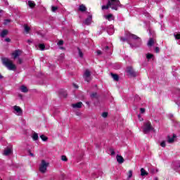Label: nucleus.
Returning a JSON list of instances; mask_svg holds the SVG:
<instances>
[{
  "label": "nucleus",
  "instance_id": "obj_1",
  "mask_svg": "<svg viewBox=\"0 0 180 180\" xmlns=\"http://www.w3.org/2000/svg\"><path fill=\"white\" fill-rule=\"evenodd\" d=\"M4 65L8 68L10 71H15L16 70V65L13 64V61L11 60L4 58L2 60Z\"/></svg>",
  "mask_w": 180,
  "mask_h": 180
},
{
  "label": "nucleus",
  "instance_id": "obj_2",
  "mask_svg": "<svg viewBox=\"0 0 180 180\" xmlns=\"http://www.w3.org/2000/svg\"><path fill=\"white\" fill-rule=\"evenodd\" d=\"M108 5L111 9L114 11H117L119 9V6H120V1L119 0H110L108 1Z\"/></svg>",
  "mask_w": 180,
  "mask_h": 180
},
{
  "label": "nucleus",
  "instance_id": "obj_3",
  "mask_svg": "<svg viewBox=\"0 0 180 180\" xmlns=\"http://www.w3.org/2000/svg\"><path fill=\"white\" fill-rule=\"evenodd\" d=\"M49 163L43 160L39 165V171L41 174H46L47 172V167H49Z\"/></svg>",
  "mask_w": 180,
  "mask_h": 180
},
{
  "label": "nucleus",
  "instance_id": "obj_4",
  "mask_svg": "<svg viewBox=\"0 0 180 180\" xmlns=\"http://www.w3.org/2000/svg\"><path fill=\"white\" fill-rule=\"evenodd\" d=\"M154 128L151 126V122L149 121H147L146 122L144 123V127H143V132L147 134L150 133L151 130H153Z\"/></svg>",
  "mask_w": 180,
  "mask_h": 180
},
{
  "label": "nucleus",
  "instance_id": "obj_5",
  "mask_svg": "<svg viewBox=\"0 0 180 180\" xmlns=\"http://www.w3.org/2000/svg\"><path fill=\"white\" fill-rule=\"evenodd\" d=\"M83 77L85 79V81L89 82V81H91V71H89V70L88 69L86 70L83 75Z\"/></svg>",
  "mask_w": 180,
  "mask_h": 180
},
{
  "label": "nucleus",
  "instance_id": "obj_6",
  "mask_svg": "<svg viewBox=\"0 0 180 180\" xmlns=\"http://www.w3.org/2000/svg\"><path fill=\"white\" fill-rule=\"evenodd\" d=\"M127 37H129V39H133L134 40H138V41L141 44V39L140 37H137V35H134L130 32L127 34Z\"/></svg>",
  "mask_w": 180,
  "mask_h": 180
},
{
  "label": "nucleus",
  "instance_id": "obj_7",
  "mask_svg": "<svg viewBox=\"0 0 180 180\" xmlns=\"http://www.w3.org/2000/svg\"><path fill=\"white\" fill-rule=\"evenodd\" d=\"M13 108L15 110V115H17V116H22L23 112L22 111V108H20V107L15 105L13 107Z\"/></svg>",
  "mask_w": 180,
  "mask_h": 180
},
{
  "label": "nucleus",
  "instance_id": "obj_8",
  "mask_svg": "<svg viewBox=\"0 0 180 180\" xmlns=\"http://www.w3.org/2000/svg\"><path fill=\"white\" fill-rule=\"evenodd\" d=\"M22 54V51L18 49L15 50L13 53L12 56L13 57V59L15 60V58H18V57H19V56H20Z\"/></svg>",
  "mask_w": 180,
  "mask_h": 180
},
{
  "label": "nucleus",
  "instance_id": "obj_9",
  "mask_svg": "<svg viewBox=\"0 0 180 180\" xmlns=\"http://www.w3.org/2000/svg\"><path fill=\"white\" fill-rule=\"evenodd\" d=\"M127 72L131 77H136V72H134V70L131 68H128Z\"/></svg>",
  "mask_w": 180,
  "mask_h": 180
},
{
  "label": "nucleus",
  "instance_id": "obj_10",
  "mask_svg": "<svg viewBox=\"0 0 180 180\" xmlns=\"http://www.w3.org/2000/svg\"><path fill=\"white\" fill-rule=\"evenodd\" d=\"M72 108H73L74 109H79L82 108V102L72 104Z\"/></svg>",
  "mask_w": 180,
  "mask_h": 180
},
{
  "label": "nucleus",
  "instance_id": "obj_11",
  "mask_svg": "<svg viewBox=\"0 0 180 180\" xmlns=\"http://www.w3.org/2000/svg\"><path fill=\"white\" fill-rule=\"evenodd\" d=\"M116 158L119 164H123L124 162V159L122 155H117Z\"/></svg>",
  "mask_w": 180,
  "mask_h": 180
},
{
  "label": "nucleus",
  "instance_id": "obj_12",
  "mask_svg": "<svg viewBox=\"0 0 180 180\" xmlns=\"http://www.w3.org/2000/svg\"><path fill=\"white\" fill-rule=\"evenodd\" d=\"M105 19H106L107 20H109L110 22V20H115V16H113L112 14H108L106 15H104Z\"/></svg>",
  "mask_w": 180,
  "mask_h": 180
},
{
  "label": "nucleus",
  "instance_id": "obj_13",
  "mask_svg": "<svg viewBox=\"0 0 180 180\" xmlns=\"http://www.w3.org/2000/svg\"><path fill=\"white\" fill-rule=\"evenodd\" d=\"M92 22V15H90L88 18L84 20V25H89Z\"/></svg>",
  "mask_w": 180,
  "mask_h": 180
},
{
  "label": "nucleus",
  "instance_id": "obj_14",
  "mask_svg": "<svg viewBox=\"0 0 180 180\" xmlns=\"http://www.w3.org/2000/svg\"><path fill=\"white\" fill-rule=\"evenodd\" d=\"M10 154H12L11 148H8L4 150V155H9Z\"/></svg>",
  "mask_w": 180,
  "mask_h": 180
},
{
  "label": "nucleus",
  "instance_id": "obj_15",
  "mask_svg": "<svg viewBox=\"0 0 180 180\" xmlns=\"http://www.w3.org/2000/svg\"><path fill=\"white\" fill-rule=\"evenodd\" d=\"M79 11L80 12H86V7L85 6V5L82 4L79 6Z\"/></svg>",
  "mask_w": 180,
  "mask_h": 180
},
{
  "label": "nucleus",
  "instance_id": "obj_16",
  "mask_svg": "<svg viewBox=\"0 0 180 180\" xmlns=\"http://www.w3.org/2000/svg\"><path fill=\"white\" fill-rule=\"evenodd\" d=\"M176 137V135L173 134V136L172 138H170L169 136H167V141L169 143H174V141H175V138Z\"/></svg>",
  "mask_w": 180,
  "mask_h": 180
},
{
  "label": "nucleus",
  "instance_id": "obj_17",
  "mask_svg": "<svg viewBox=\"0 0 180 180\" xmlns=\"http://www.w3.org/2000/svg\"><path fill=\"white\" fill-rule=\"evenodd\" d=\"M148 46L151 47V46H154V39L150 38L149 41H148Z\"/></svg>",
  "mask_w": 180,
  "mask_h": 180
},
{
  "label": "nucleus",
  "instance_id": "obj_18",
  "mask_svg": "<svg viewBox=\"0 0 180 180\" xmlns=\"http://www.w3.org/2000/svg\"><path fill=\"white\" fill-rule=\"evenodd\" d=\"M141 176H146V175H148V173L147 172H146L144 168H141Z\"/></svg>",
  "mask_w": 180,
  "mask_h": 180
},
{
  "label": "nucleus",
  "instance_id": "obj_19",
  "mask_svg": "<svg viewBox=\"0 0 180 180\" xmlns=\"http://www.w3.org/2000/svg\"><path fill=\"white\" fill-rule=\"evenodd\" d=\"M111 76L113 78L114 81H119V75H117V74L111 73Z\"/></svg>",
  "mask_w": 180,
  "mask_h": 180
},
{
  "label": "nucleus",
  "instance_id": "obj_20",
  "mask_svg": "<svg viewBox=\"0 0 180 180\" xmlns=\"http://www.w3.org/2000/svg\"><path fill=\"white\" fill-rule=\"evenodd\" d=\"M20 91L24 92V93H26V92H28L29 90L27 89V87H26L25 86L22 85L20 86Z\"/></svg>",
  "mask_w": 180,
  "mask_h": 180
},
{
  "label": "nucleus",
  "instance_id": "obj_21",
  "mask_svg": "<svg viewBox=\"0 0 180 180\" xmlns=\"http://www.w3.org/2000/svg\"><path fill=\"white\" fill-rule=\"evenodd\" d=\"M28 5L30 8H34L36 6V4H34V1H29Z\"/></svg>",
  "mask_w": 180,
  "mask_h": 180
},
{
  "label": "nucleus",
  "instance_id": "obj_22",
  "mask_svg": "<svg viewBox=\"0 0 180 180\" xmlns=\"http://www.w3.org/2000/svg\"><path fill=\"white\" fill-rule=\"evenodd\" d=\"M8 34V30H4L1 33V37H5Z\"/></svg>",
  "mask_w": 180,
  "mask_h": 180
},
{
  "label": "nucleus",
  "instance_id": "obj_23",
  "mask_svg": "<svg viewBox=\"0 0 180 180\" xmlns=\"http://www.w3.org/2000/svg\"><path fill=\"white\" fill-rule=\"evenodd\" d=\"M32 139L34 140V141L39 140V134H37V133H34L32 135Z\"/></svg>",
  "mask_w": 180,
  "mask_h": 180
},
{
  "label": "nucleus",
  "instance_id": "obj_24",
  "mask_svg": "<svg viewBox=\"0 0 180 180\" xmlns=\"http://www.w3.org/2000/svg\"><path fill=\"white\" fill-rule=\"evenodd\" d=\"M154 57V55L151 53H148L146 54V58L147 60H150V58H153Z\"/></svg>",
  "mask_w": 180,
  "mask_h": 180
},
{
  "label": "nucleus",
  "instance_id": "obj_25",
  "mask_svg": "<svg viewBox=\"0 0 180 180\" xmlns=\"http://www.w3.org/2000/svg\"><path fill=\"white\" fill-rule=\"evenodd\" d=\"M110 7V6L109 5V1H108L106 6H102V9L103 11L105 9H109Z\"/></svg>",
  "mask_w": 180,
  "mask_h": 180
},
{
  "label": "nucleus",
  "instance_id": "obj_26",
  "mask_svg": "<svg viewBox=\"0 0 180 180\" xmlns=\"http://www.w3.org/2000/svg\"><path fill=\"white\" fill-rule=\"evenodd\" d=\"M78 51H79V56L81 58H82V57H84V53H82V51H81V49L79 48L77 49Z\"/></svg>",
  "mask_w": 180,
  "mask_h": 180
},
{
  "label": "nucleus",
  "instance_id": "obj_27",
  "mask_svg": "<svg viewBox=\"0 0 180 180\" xmlns=\"http://www.w3.org/2000/svg\"><path fill=\"white\" fill-rule=\"evenodd\" d=\"M40 137H41L42 141H47V140L49 139V138H47V136H46L44 135H41Z\"/></svg>",
  "mask_w": 180,
  "mask_h": 180
},
{
  "label": "nucleus",
  "instance_id": "obj_28",
  "mask_svg": "<svg viewBox=\"0 0 180 180\" xmlns=\"http://www.w3.org/2000/svg\"><path fill=\"white\" fill-rule=\"evenodd\" d=\"M24 29H25V32H26L27 33H29V32L30 30V27L29 26L25 25Z\"/></svg>",
  "mask_w": 180,
  "mask_h": 180
},
{
  "label": "nucleus",
  "instance_id": "obj_29",
  "mask_svg": "<svg viewBox=\"0 0 180 180\" xmlns=\"http://www.w3.org/2000/svg\"><path fill=\"white\" fill-rule=\"evenodd\" d=\"M131 176H133V171L129 170L128 172V179H130V178H131Z\"/></svg>",
  "mask_w": 180,
  "mask_h": 180
},
{
  "label": "nucleus",
  "instance_id": "obj_30",
  "mask_svg": "<svg viewBox=\"0 0 180 180\" xmlns=\"http://www.w3.org/2000/svg\"><path fill=\"white\" fill-rule=\"evenodd\" d=\"M39 48L40 49V50H44V49H46V46H44V44H40L39 45Z\"/></svg>",
  "mask_w": 180,
  "mask_h": 180
},
{
  "label": "nucleus",
  "instance_id": "obj_31",
  "mask_svg": "<svg viewBox=\"0 0 180 180\" xmlns=\"http://www.w3.org/2000/svg\"><path fill=\"white\" fill-rule=\"evenodd\" d=\"M58 9V7L57 6H52L51 11L52 12H56Z\"/></svg>",
  "mask_w": 180,
  "mask_h": 180
},
{
  "label": "nucleus",
  "instance_id": "obj_32",
  "mask_svg": "<svg viewBox=\"0 0 180 180\" xmlns=\"http://www.w3.org/2000/svg\"><path fill=\"white\" fill-rule=\"evenodd\" d=\"M61 160H62V161H68V159H67V156L63 155L61 157Z\"/></svg>",
  "mask_w": 180,
  "mask_h": 180
},
{
  "label": "nucleus",
  "instance_id": "obj_33",
  "mask_svg": "<svg viewBox=\"0 0 180 180\" xmlns=\"http://www.w3.org/2000/svg\"><path fill=\"white\" fill-rule=\"evenodd\" d=\"M174 37H175V39H176L177 40H179V39H180V34H174Z\"/></svg>",
  "mask_w": 180,
  "mask_h": 180
},
{
  "label": "nucleus",
  "instance_id": "obj_34",
  "mask_svg": "<svg viewBox=\"0 0 180 180\" xmlns=\"http://www.w3.org/2000/svg\"><path fill=\"white\" fill-rule=\"evenodd\" d=\"M64 44V41L60 40L58 42V46H63Z\"/></svg>",
  "mask_w": 180,
  "mask_h": 180
},
{
  "label": "nucleus",
  "instance_id": "obj_35",
  "mask_svg": "<svg viewBox=\"0 0 180 180\" xmlns=\"http://www.w3.org/2000/svg\"><path fill=\"white\" fill-rule=\"evenodd\" d=\"M138 118H139V122H143V120H144V119H143V117H141V115H138Z\"/></svg>",
  "mask_w": 180,
  "mask_h": 180
},
{
  "label": "nucleus",
  "instance_id": "obj_36",
  "mask_svg": "<svg viewBox=\"0 0 180 180\" xmlns=\"http://www.w3.org/2000/svg\"><path fill=\"white\" fill-rule=\"evenodd\" d=\"M110 153L111 155H115V150H113V149H110Z\"/></svg>",
  "mask_w": 180,
  "mask_h": 180
},
{
  "label": "nucleus",
  "instance_id": "obj_37",
  "mask_svg": "<svg viewBox=\"0 0 180 180\" xmlns=\"http://www.w3.org/2000/svg\"><path fill=\"white\" fill-rule=\"evenodd\" d=\"M155 53H160V48L158 46H156L155 48Z\"/></svg>",
  "mask_w": 180,
  "mask_h": 180
},
{
  "label": "nucleus",
  "instance_id": "obj_38",
  "mask_svg": "<svg viewBox=\"0 0 180 180\" xmlns=\"http://www.w3.org/2000/svg\"><path fill=\"white\" fill-rule=\"evenodd\" d=\"M102 117H108V112H103Z\"/></svg>",
  "mask_w": 180,
  "mask_h": 180
},
{
  "label": "nucleus",
  "instance_id": "obj_39",
  "mask_svg": "<svg viewBox=\"0 0 180 180\" xmlns=\"http://www.w3.org/2000/svg\"><path fill=\"white\" fill-rule=\"evenodd\" d=\"M160 146L161 147H165V141H162Z\"/></svg>",
  "mask_w": 180,
  "mask_h": 180
},
{
  "label": "nucleus",
  "instance_id": "obj_40",
  "mask_svg": "<svg viewBox=\"0 0 180 180\" xmlns=\"http://www.w3.org/2000/svg\"><path fill=\"white\" fill-rule=\"evenodd\" d=\"M9 22H11V20H6L4 21V25H8V23H9Z\"/></svg>",
  "mask_w": 180,
  "mask_h": 180
},
{
  "label": "nucleus",
  "instance_id": "obj_41",
  "mask_svg": "<svg viewBox=\"0 0 180 180\" xmlns=\"http://www.w3.org/2000/svg\"><path fill=\"white\" fill-rule=\"evenodd\" d=\"M95 96H96V93H93L91 94V98H95Z\"/></svg>",
  "mask_w": 180,
  "mask_h": 180
},
{
  "label": "nucleus",
  "instance_id": "obj_42",
  "mask_svg": "<svg viewBox=\"0 0 180 180\" xmlns=\"http://www.w3.org/2000/svg\"><path fill=\"white\" fill-rule=\"evenodd\" d=\"M5 41H7V43H9V42H11V39H9V38H6V39H5Z\"/></svg>",
  "mask_w": 180,
  "mask_h": 180
},
{
  "label": "nucleus",
  "instance_id": "obj_43",
  "mask_svg": "<svg viewBox=\"0 0 180 180\" xmlns=\"http://www.w3.org/2000/svg\"><path fill=\"white\" fill-rule=\"evenodd\" d=\"M140 110H141V113H144V112H146V109L144 108H141Z\"/></svg>",
  "mask_w": 180,
  "mask_h": 180
},
{
  "label": "nucleus",
  "instance_id": "obj_44",
  "mask_svg": "<svg viewBox=\"0 0 180 180\" xmlns=\"http://www.w3.org/2000/svg\"><path fill=\"white\" fill-rule=\"evenodd\" d=\"M18 63H19V64H22V60L21 58H18Z\"/></svg>",
  "mask_w": 180,
  "mask_h": 180
},
{
  "label": "nucleus",
  "instance_id": "obj_45",
  "mask_svg": "<svg viewBox=\"0 0 180 180\" xmlns=\"http://www.w3.org/2000/svg\"><path fill=\"white\" fill-rule=\"evenodd\" d=\"M122 41H126L127 40L126 38H121Z\"/></svg>",
  "mask_w": 180,
  "mask_h": 180
},
{
  "label": "nucleus",
  "instance_id": "obj_46",
  "mask_svg": "<svg viewBox=\"0 0 180 180\" xmlns=\"http://www.w3.org/2000/svg\"><path fill=\"white\" fill-rule=\"evenodd\" d=\"M30 155L31 157H34V155L33 153H30Z\"/></svg>",
  "mask_w": 180,
  "mask_h": 180
},
{
  "label": "nucleus",
  "instance_id": "obj_47",
  "mask_svg": "<svg viewBox=\"0 0 180 180\" xmlns=\"http://www.w3.org/2000/svg\"><path fill=\"white\" fill-rule=\"evenodd\" d=\"M2 12H4V11L0 10V16H1V15H2Z\"/></svg>",
  "mask_w": 180,
  "mask_h": 180
},
{
  "label": "nucleus",
  "instance_id": "obj_48",
  "mask_svg": "<svg viewBox=\"0 0 180 180\" xmlns=\"http://www.w3.org/2000/svg\"><path fill=\"white\" fill-rule=\"evenodd\" d=\"M105 50H109V46H105Z\"/></svg>",
  "mask_w": 180,
  "mask_h": 180
},
{
  "label": "nucleus",
  "instance_id": "obj_49",
  "mask_svg": "<svg viewBox=\"0 0 180 180\" xmlns=\"http://www.w3.org/2000/svg\"><path fill=\"white\" fill-rule=\"evenodd\" d=\"M97 53L98 54H101V52L100 51H98Z\"/></svg>",
  "mask_w": 180,
  "mask_h": 180
},
{
  "label": "nucleus",
  "instance_id": "obj_50",
  "mask_svg": "<svg viewBox=\"0 0 180 180\" xmlns=\"http://www.w3.org/2000/svg\"><path fill=\"white\" fill-rule=\"evenodd\" d=\"M74 86L75 87V88H78V86H77V85H74Z\"/></svg>",
  "mask_w": 180,
  "mask_h": 180
},
{
  "label": "nucleus",
  "instance_id": "obj_51",
  "mask_svg": "<svg viewBox=\"0 0 180 180\" xmlns=\"http://www.w3.org/2000/svg\"><path fill=\"white\" fill-rule=\"evenodd\" d=\"M155 180H158V178L155 177Z\"/></svg>",
  "mask_w": 180,
  "mask_h": 180
},
{
  "label": "nucleus",
  "instance_id": "obj_52",
  "mask_svg": "<svg viewBox=\"0 0 180 180\" xmlns=\"http://www.w3.org/2000/svg\"><path fill=\"white\" fill-rule=\"evenodd\" d=\"M0 78H2V75H0Z\"/></svg>",
  "mask_w": 180,
  "mask_h": 180
},
{
  "label": "nucleus",
  "instance_id": "obj_53",
  "mask_svg": "<svg viewBox=\"0 0 180 180\" xmlns=\"http://www.w3.org/2000/svg\"><path fill=\"white\" fill-rule=\"evenodd\" d=\"M28 43H30V41L28 40Z\"/></svg>",
  "mask_w": 180,
  "mask_h": 180
}]
</instances>
